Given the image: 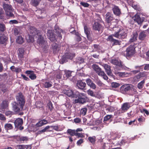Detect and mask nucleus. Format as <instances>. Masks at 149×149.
Listing matches in <instances>:
<instances>
[{"label":"nucleus","mask_w":149,"mask_h":149,"mask_svg":"<svg viewBox=\"0 0 149 149\" xmlns=\"http://www.w3.org/2000/svg\"><path fill=\"white\" fill-rule=\"evenodd\" d=\"M28 36L26 37L27 41L28 42H33L34 41V38L37 36L38 37L37 42L38 45L45 50L46 46V42L45 41L41 35L40 34L39 31H37L34 27L30 26L28 31Z\"/></svg>","instance_id":"nucleus-1"},{"label":"nucleus","mask_w":149,"mask_h":149,"mask_svg":"<svg viewBox=\"0 0 149 149\" xmlns=\"http://www.w3.org/2000/svg\"><path fill=\"white\" fill-rule=\"evenodd\" d=\"M50 128H52L54 130L56 131H59L61 130L59 129V127L57 126H50Z\"/></svg>","instance_id":"nucleus-52"},{"label":"nucleus","mask_w":149,"mask_h":149,"mask_svg":"<svg viewBox=\"0 0 149 149\" xmlns=\"http://www.w3.org/2000/svg\"><path fill=\"white\" fill-rule=\"evenodd\" d=\"M111 139L113 140H116L119 138L121 136L120 134L117 133L111 132Z\"/></svg>","instance_id":"nucleus-22"},{"label":"nucleus","mask_w":149,"mask_h":149,"mask_svg":"<svg viewBox=\"0 0 149 149\" xmlns=\"http://www.w3.org/2000/svg\"><path fill=\"white\" fill-rule=\"evenodd\" d=\"M41 0H34L32 1V3L34 6H36L39 4Z\"/></svg>","instance_id":"nucleus-47"},{"label":"nucleus","mask_w":149,"mask_h":149,"mask_svg":"<svg viewBox=\"0 0 149 149\" xmlns=\"http://www.w3.org/2000/svg\"><path fill=\"white\" fill-rule=\"evenodd\" d=\"M4 12L2 8H0V19H3V18Z\"/></svg>","instance_id":"nucleus-51"},{"label":"nucleus","mask_w":149,"mask_h":149,"mask_svg":"<svg viewBox=\"0 0 149 149\" xmlns=\"http://www.w3.org/2000/svg\"><path fill=\"white\" fill-rule=\"evenodd\" d=\"M144 70H149V64H146L145 65Z\"/></svg>","instance_id":"nucleus-64"},{"label":"nucleus","mask_w":149,"mask_h":149,"mask_svg":"<svg viewBox=\"0 0 149 149\" xmlns=\"http://www.w3.org/2000/svg\"><path fill=\"white\" fill-rule=\"evenodd\" d=\"M23 124V120L20 118H18L16 119L14 122V124L15 127L18 128L19 127L20 130L23 129V127L21 126Z\"/></svg>","instance_id":"nucleus-10"},{"label":"nucleus","mask_w":149,"mask_h":149,"mask_svg":"<svg viewBox=\"0 0 149 149\" xmlns=\"http://www.w3.org/2000/svg\"><path fill=\"white\" fill-rule=\"evenodd\" d=\"M67 133L72 136H75L76 132L74 130L71 129H68L67 130Z\"/></svg>","instance_id":"nucleus-37"},{"label":"nucleus","mask_w":149,"mask_h":149,"mask_svg":"<svg viewBox=\"0 0 149 149\" xmlns=\"http://www.w3.org/2000/svg\"><path fill=\"white\" fill-rule=\"evenodd\" d=\"M87 109L84 108L81 109L80 111V113L83 116H84L86 113Z\"/></svg>","instance_id":"nucleus-43"},{"label":"nucleus","mask_w":149,"mask_h":149,"mask_svg":"<svg viewBox=\"0 0 149 149\" xmlns=\"http://www.w3.org/2000/svg\"><path fill=\"white\" fill-rule=\"evenodd\" d=\"M128 116L130 117H132L134 115V112L133 111H131L127 113Z\"/></svg>","instance_id":"nucleus-60"},{"label":"nucleus","mask_w":149,"mask_h":149,"mask_svg":"<svg viewBox=\"0 0 149 149\" xmlns=\"http://www.w3.org/2000/svg\"><path fill=\"white\" fill-rule=\"evenodd\" d=\"M113 19V17L109 13H107L106 15V20L107 22L108 25L110 24V22Z\"/></svg>","instance_id":"nucleus-21"},{"label":"nucleus","mask_w":149,"mask_h":149,"mask_svg":"<svg viewBox=\"0 0 149 149\" xmlns=\"http://www.w3.org/2000/svg\"><path fill=\"white\" fill-rule=\"evenodd\" d=\"M113 35L109 36L107 38V40L113 42L115 45L120 44V42L118 40L113 39Z\"/></svg>","instance_id":"nucleus-19"},{"label":"nucleus","mask_w":149,"mask_h":149,"mask_svg":"<svg viewBox=\"0 0 149 149\" xmlns=\"http://www.w3.org/2000/svg\"><path fill=\"white\" fill-rule=\"evenodd\" d=\"M135 53V48L134 46L131 45L127 48L126 54L127 56H132Z\"/></svg>","instance_id":"nucleus-8"},{"label":"nucleus","mask_w":149,"mask_h":149,"mask_svg":"<svg viewBox=\"0 0 149 149\" xmlns=\"http://www.w3.org/2000/svg\"><path fill=\"white\" fill-rule=\"evenodd\" d=\"M20 141L22 143L24 141H26L28 140L27 138L26 137L22 136L19 137Z\"/></svg>","instance_id":"nucleus-49"},{"label":"nucleus","mask_w":149,"mask_h":149,"mask_svg":"<svg viewBox=\"0 0 149 149\" xmlns=\"http://www.w3.org/2000/svg\"><path fill=\"white\" fill-rule=\"evenodd\" d=\"M125 143V141L124 139L123 138L121 140V141L120 142H118L117 145H121L124 144Z\"/></svg>","instance_id":"nucleus-54"},{"label":"nucleus","mask_w":149,"mask_h":149,"mask_svg":"<svg viewBox=\"0 0 149 149\" xmlns=\"http://www.w3.org/2000/svg\"><path fill=\"white\" fill-rule=\"evenodd\" d=\"M6 29L5 25L3 23H0V31L3 32Z\"/></svg>","instance_id":"nucleus-41"},{"label":"nucleus","mask_w":149,"mask_h":149,"mask_svg":"<svg viewBox=\"0 0 149 149\" xmlns=\"http://www.w3.org/2000/svg\"><path fill=\"white\" fill-rule=\"evenodd\" d=\"M111 63L115 65H116L117 67L118 66L119 67H121L122 65L121 62L116 59H112L111 60Z\"/></svg>","instance_id":"nucleus-27"},{"label":"nucleus","mask_w":149,"mask_h":149,"mask_svg":"<svg viewBox=\"0 0 149 149\" xmlns=\"http://www.w3.org/2000/svg\"><path fill=\"white\" fill-rule=\"evenodd\" d=\"M55 36L53 34L52 30H49L47 32L48 38L52 41H53L57 39H61L62 38V36L64 33L62 30L57 27L56 26L55 27Z\"/></svg>","instance_id":"nucleus-3"},{"label":"nucleus","mask_w":149,"mask_h":149,"mask_svg":"<svg viewBox=\"0 0 149 149\" xmlns=\"http://www.w3.org/2000/svg\"><path fill=\"white\" fill-rule=\"evenodd\" d=\"M146 36V35L145 31H141L139 34V39L141 40H143L145 39Z\"/></svg>","instance_id":"nucleus-25"},{"label":"nucleus","mask_w":149,"mask_h":149,"mask_svg":"<svg viewBox=\"0 0 149 149\" xmlns=\"http://www.w3.org/2000/svg\"><path fill=\"white\" fill-rule=\"evenodd\" d=\"M101 28V25L98 22H95L93 25V28L95 30L99 31Z\"/></svg>","instance_id":"nucleus-24"},{"label":"nucleus","mask_w":149,"mask_h":149,"mask_svg":"<svg viewBox=\"0 0 149 149\" xmlns=\"http://www.w3.org/2000/svg\"><path fill=\"white\" fill-rule=\"evenodd\" d=\"M131 103L130 102H125L124 103L121 107V109L122 112H124L127 111L131 107Z\"/></svg>","instance_id":"nucleus-12"},{"label":"nucleus","mask_w":149,"mask_h":149,"mask_svg":"<svg viewBox=\"0 0 149 149\" xmlns=\"http://www.w3.org/2000/svg\"><path fill=\"white\" fill-rule=\"evenodd\" d=\"M86 85V83L81 81H78L77 83V86L79 88L84 89Z\"/></svg>","instance_id":"nucleus-20"},{"label":"nucleus","mask_w":149,"mask_h":149,"mask_svg":"<svg viewBox=\"0 0 149 149\" xmlns=\"http://www.w3.org/2000/svg\"><path fill=\"white\" fill-rule=\"evenodd\" d=\"M143 77V74L140 73L135 76L133 78V79L135 81L137 82L140 80L141 78Z\"/></svg>","instance_id":"nucleus-30"},{"label":"nucleus","mask_w":149,"mask_h":149,"mask_svg":"<svg viewBox=\"0 0 149 149\" xmlns=\"http://www.w3.org/2000/svg\"><path fill=\"white\" fill-rule=\"evenodd\" d=\"M112 116V115H108L105 116L104 119V121H107L108 120L110 119Z\"/></svg>","instance_id":"nucleus-45"},{"label":"nucleus","mask_w":149,"mask_h":149,"mask_svg":"<svg viewBox=\"0 0 149 149\" xmlns=\"http://www.w3.org/2000/svg\"><path fill=\"white\" fill-rule=\"evenodd\" d=\"M77 136L78 137H84V136L81 133H77L76 132L75 135Z\"/></svg>","instance_id":"nucleus-57"},{"label":"nucleus","mask_w":149,"mask_h":149,"mask_svg":"<svg viewBox=\"0 0 149 149\" xmlns=\"http://www.w3.org/2000/svg\"><path fill=\"white\" fill-rule=\"evenodd\" d=\"M63 76L64 79H66L71 76V72L69 70L63 71Z\"/></svg>","instance_id":"nucleus-23"},{"label":"nucleus","mask_w":149,"mask_h":149,"mask_svg":"<svg viewBox=\"0 0 149 149\" xmlns=\"http://www.w3.org/2000/svg\"><path fill=\"white\" fill-rule=\"evenodd\" d=\"M75 97H78V99L75 100V103L83 104L86 102L87 97L85 93H79L78 91H75Z\"/></svg>","instance_id":"nucleus-5"},{"label":"nucleus","mask_w":149,"mask_h":149,"mask_svg":"<svg viewBox=\"0 0 149 149\" xmlns=\"http://www.w3.org/2000/svg\"><path fill=\"white\" fill-rule=\"evenodd\" d=\"M0 88L1 90L3 93L6 92L7 90V88L4 86L3 87L2 86H1Z\"/></svg>","instance_id":"nucleus-55"},{"label":"nucleus","mask_w":149,"mask_h":149,"mask_svg":"<svg viewBox=\"0 0 149 149\" xmlns=\"http://www.w3.org/2000/svg\"><path fill=\"white\" fill-rule=\"evenodd\" d=\"M92 67L93 69L99 76L102 77L105 80H107L108 79V77L105 73L104 72L102 71L101 69L98 66L94 64L93 65Z\"/></svg>","instance_id":"nucleus-6"},{"label":"nucleus","mask_w":149,"mask_h":149,"mask_svg":"<svg viewBox=\"0 0 149 149\" xmlns=\"http://www.w3.org/2000/svg\"><path fill=\"white\" fill-rule=\"evenodd\" d=\"M102 66L104 67L107 74L108 75H111V70L110 66L107 64H103Z\"/></svg>","instance_id":"nucleus-18"},{"label":"nucleus","mask_w":149,"mask_h":149,"mask_svg":"<svg viewBox=\"0 0 149 149\" xmlns=\"http://www.w3.org/2000/svg\"><path fill=\"white\" fill-rule=\"evenodd\" d=\"M120 86V84L116 82H113L111 83V86L113 87L117 88Z\"/></svg>","instance_id":"nucleus-50"},{"label":"nucleus","mask_w":149,"mask_h":149,"mask_svg":"<svg viewBox=\"0 0 149 149\" xmlns=\"http://www.w3.org/2000/svg\"><path fill=\"white\" fill-rule=\"evenodd\" d=\"M137 37V33H133L132 35L131 36V38L130 39V42H132L136 41Z\"/></svg>","instance_id":"nucleus-31"},{"label":"nucleus","mask_w":149,"mask_h":149,"mask_svg":"<svg viewBox=\"0 0 149 149\" xmlns=\"http://www.w3.org/2000/svg\"><path fill=\"white\" fill-rule=\"evenodd\" d=\"M127 2L130 5L132 6L134 8L136 9V8L135 5L133 4V0H127Z\"/></svg>","instance_id":"nucleus-42"},{"label":"nucleus","mask_w":149,"mask_h":149,"mask_svg":"<svg viewBox=\"0 0 149 149\" xmlns=\"http://www.w3.org/2000/svg\"><path fill=\"white\" fill-rule=\"evenodd\" d=\"M16 149H31L30 145H17L16 146Z\"/></svg>","instance_id":"nucleus-16"},{"label":"nucleus","mask_w":149,"mask_h":149,"mask_svg":"<svg viewBox=\"0 0 149 149\" xmlns=\"http://www.w3.org/2000/svg\"><path fill=\"white\" fill-rule=\"evenodd\" d=\"M145 83L144 80H143L141 82L138 83V84L137 87L139 89H141L143 86L144 84Z\"/></svg>","instance_id":"nucleus-38"},{"label":"nucleus","mask_w":149,"mask_h":149,"mask_svg":"<svg viewBox=\"0 0 149 149\" xmlns=\"http://www.w3.org/2000/svg\"><path fill=\"white\" fill-rule=\"evenodd\" d=\"M97 84L100 86H102L104 84L100 80H97L96 82Z\"/></svg>","instance_id":"nucleus-53"},{"label":"nucleus","mask_w":149,"mask_h":149,"mask_svg":"<svg viewBox=\"0 0 149 149\" xmlns=\"http://www.w3.org/2000/svg\"><path fill=\"white\" fill-rule=\"evenodd\" d=\"M115 73L117 76L122 77H125L126 74L125 72H118L116 68L115 69Z\"/></svg>","instance_id":"nucleus-28"},{"label":"nucleus","mask_w":149,"mask_h":149,"mask_svg":"<svg viewBox=\"0 0 149 149\" xmlns=\"http://www.w3.org/2000/svg\"><path fill=\"white\" fill-rule=\"evenodd\" d=\"M17 23V21L16 20H11L9 22V23L12 24H16Z\"/></svg>","instance_id":"nucleus-63"},{"label":"nucleus","mask_w":149,"mask_h":149,"mask_svg":"<svg viewBox=\"0 0 149 149\" xmlns=\"http://www.w3.org/2000/svg\"><path fill=\"white\" fill-rule=\"evenodd\" d=\"M16 41L18 43L22 44L24 41V39L22 36H19L16 39Z\"/></svg>","instance_id":"nucleus-34"},{"label":"nucleus","mask_w":149,"mask_h":149,"mask_svg":"<svg viewBox=\"0 0 149 149\" xmlns=\"http://www.w3.org/2000/svg\"><path fill=\"white\" fill-rule=\"evenodd\" d=\"M26 74L29 75V76L31 80H34L36 78V75L32 71L27 70L26 72Z\"/></svg>","instance_id":"nucleus-15"},{"label":"nucleus","mask_w":149,"mask_h":149,"mask_svg":"<svg viewBox=\"0 0 149 149\" xmlns=\"http://www.w3.org/2000/svg\"><path fill=\"white\" fill-rule=\"evenodd\" d=\"M63 93L68 95L69 97H75L76 95H75V92H73L70 89L66 90V89L64 90L63 91Z\"/></svg>","instance_id":"nucleus-11"},{"label":"nucleus","mask_w":149,"mask_h":149,"mask_svg":"<svg viewBox=\"0 0 149 149\" xmlns=\"http://www.w3.org/2000/svg\"><path fill=\"white\" fill-rule=\"evenodd\" d=\"M19 105L15 102L13 103V110L16 113H19L23 109L25 104L24 97L21 93H19L16 97Z\"/></svg>","instance_id":"nucleus-2"},{"label":"nucleus","mask_w":149,"mask_h":149,"mask_svg":"<svg viewBox=\"0 0 149 149\" xmlns=\"http://www.w3.org/2000/svg\"><path fill=\"white\" fill-rule=\"evenodd\" d=\"M66 56L67 58L71 59L74 56V54L71 53H68L66 55Z\"/></svg>","instance_id":"nucleus-44"},{"label":"nucleus","mask_w":149,"mask_h":149,"mask_svg":"<svg viewBox=\"0 0 149 149\" xmlns=\"http://www.w3.org/2000/svg\"><path fill=\"white\" fill-rule=\"evenodd\" d=\"M131 89V86L128 84L122 85L120 88V91L123 93H125Z\"/></svg>","instance_id":"nucleus-13"},{"label":"nucleus","mask_w":149,"mask_h":149,"mask_svg":"<svg viewBox=\"0 0 149 149\" xmlns=\"http://www.w3.org/2000/svg\"><path fill=\"white\" fill-rule=\"evenodd\" d=\"M132 19L138 24H141L144 20V18H141L138 14H135L134 16L132 17Z\"/></svg>","instance_id":"nucleus-9"},{"label":"nucleus","mask_w":149,"mask_h":149,"mask_svg":"<svg viewBox=\"0 0 149 149\" xmlns=\"http://www.w3.org/2000/svg\"><path fill=\"white\" fill-rule=\"evenodd\" d=\"M50 128V126H48L44 128L42 130L39 131V132L40 133H43L49 129Z\"/></svg>","instance_id":"nucleus-46"},{"label":"nucleus","mask_w":149,"mask_h":149,"mask_svg":"<svg viewBox=\"0 0 149 149\" xmlns=\"http://www.w3.org/2000/svg\"><path fill=\"white\" fill-rule=\"evenodd\" d=\"M83 139H81L77 141V145L80 146L81 143H83Z\"/></svg>","instance_id":"nucleus-61"},{"label":"nucleus","mask_w":149,"mask_h":149,"mask_svg":"<svg viewBox=\"0 0 149 149\" xmlns=\"http://www.w3.org/2000/svg\"><path fill=\"white\" fill-rule=\"evenodd\" d=\"M88 139L90 142L92 144H94L96 141V137L94 136L92 137L90 136L88 137Z\"/></svg>","instance_id":"nucleus-36"},{"label":"nucleus","mask_w":149,"mask_h":149,"mask_svg":"<svg viewBox=\"0 0 149 149\" xmlns=\"http://www.w3.org/2000/svg\"><path fill=\"white\" fill-rule=\"evenodd\" d=\"M86 81L88 85L92 89H95L96 88V85L90 79H86Z\"/></svg>","instance_id":"nucleus-14"},{"label":"nucleus","mask_w":149,"mask_h":149,"mask_svg":"<svg viewBox=\"0 0 149 149\" xmlns=\"http://www.w3.org/2000/svg\"><path fill=\"white\" fill-rule=\"evenodd\" d=\"M114 14L116 15L119 16L120 13V10L118 7L117 6L114 5L112 8Z\"/></svg>","instance_id":"nucleus-17"},{"label":"nucleus","mask_w":149,"mask_h":149,"mask_svg":"<svg viewBox=\"0 0 149 149\" xmlns=\"http://www.w3.org/2000/svg\"><path fill=\"white\" fill-rule=\"evenodd\" d=\"M84 29L85 33L87 37L88 38V40L91 41H92V40L91 38L90 37V33L89 29L87 28L86 26L84 27Z\"/></svg>","instance_id":"nucleus-26"},{"label":"nucleus","mask_w":149,"mask_h":149,"mask_svg":"<svg viewBox=\"0 0 149 149\" xmlns=\"http://www.w3.org/2000/svg\"><path fill=\"white\" fill-rule=\"evenodd\" d=\"M42 123H43L41 121H39L36 124V126L37 127H40L42 126V125H43Z\"/></svg>","instance_id":"nucleus-62"},{"label":"nucleus","mask_w":149,"mask_h":149,"mask_svg":"<svg viewBox=\"0 0 149 149\" xmlns=\"http://www.w3.org/2000/svg\"><path fill=\"white\" fill-rule=\"evenodd\" d=\"M137 120L139 123H142L145 122V118L142 116H141L138 118Z\"/></svg>","instance_id":"nucleus-48"},{"label":"nucleus","mask_w":149,"mask_h":149,"mask_svg":"<svg viewBox=\"0 0 149 149\" xmlns=\"http://www.w3.org/2000/svg\"><path fill=\"white\" fill-rule=\"evenodd\" d=\"M18 55L19 56L20 58H22L24 55V50L23 48H19L18 49Z\"/></svg>","instance_id":"nucleus-32"},{"label":"nucleus","mask_w":149,"mask_h":149,"mask_svg":"<svg viewBox=\"0 0 149 149\" xmlns=\"http://www.w3.org/2000/svg\"><path fill=\"white\" fill-rule=\"evenodd\" d=\"M10 69L13 72H15L18 73L21 71V69L20 68L15 67L14 66H12L10 68Z\"/></svg>","instance_id":"nucleus-29"},{"label":"nucleus","mask_w":149,"mask_h":149,"mask_svg":"<svg viewBox=\"0 0 149 149\" xmlns=\"http://www.w3.org/2000/svg\"><path fill=\"white\" fill-rule=\"evenodd\" d=\"M5 128L6 130H11L13 128L12 125L10 123H7L5 125Z\"/></svg>","instance_id":"nucleus-39"},{"label":"nucleus","mask_w":149,"mask_h":149,"mask_svg":"<svg viewBox=\"0 0 149 149\" xmlns=\"http://www.w3.org/2000/svg\"><path fill=\"white\" fill-rule=\"evenodd\" d=\"M8 105V102L6 101H3L1 104V107L2 109H4L7 107Z\"/></svg>","instance_id":"nucleus-33"},{"label":"nucleus","mask_w":149,"mask_h":149,"mask_svg":"<svg viewBox=\"0 0 149 149\" xmlns=\"http://www.w3.org/2000/svg\"><path fill=\"white\" fill-rule=\"evenodd\" d=\"M45 87L48 88L51 87L52 86V83L51 82H46L44 84Z\"/></svg>","instance_id":"nucleus-40"},{"label":"nucleus","mask_w":149,"mask_h":149,"mask_svg":"<svg viewBox=\"0 0 149 149\" xmlns=\"http://www.w3.org/2000/svg\"><path fill=\"white\" fill-rule=\"evenodd\" d=\"M109 29L110 30H113V31L117 30V32L113 34V36L114 37L120 39H124L126 38L127 36V32L126 29H118V28L115 27L111 26H111H109Z\"/></svg>","instance_id":"nucleus-4"},{"label":"nucleus","mask_w":149,"mask_h":149,"mask_svg":"<svg viewBox=\"0 0 149 149\" xmlns=\"http://www.w3.org/2000/svg\"><path fill=\"white\" fill-rule=\"evenodd\" d=\"M80 4L85 7H88L89 6V5L88 3L84 2H81Z\"/></svg>","instance_id":"nucleus-58"},{"label":"nucleus","mask_w":149,"mask_h":149,"mask_svg":"<svg viewBox=\"0 0 149 149\" xmlns=\"http://www.w3.org/2000/svg\"><path fill=\"white\" fill-rule=\"evenodd\" d=\"M87 93L88 95L93 96H94V93L93 91L91 90H89L87 91Z\"/></svg>","instance_id":"nucleus-59"},{"label":"nucleus","mask_w":149,"mask_h":149,"mask_svg":"<svg viewBox=\"0 0 149 149\" xmlns=\"http://www.w3.org/2000/svg\"><path fill=\"white\" fill-rule=\"evenodd\" d=\"M3 7L7 16L9 17H14V15L13 13V10L11 6L7 4L4 3L3 5Z\"/></svg>","instance_id":"nucleus-7"},{"label":"nucleus","mask_w":149,"mask_h":149,"mask_svg":"<svg viewBox=\"0 0 149 149\" xmlns=\"http://www.w3.org/2000/svg\"><path fill=\"white\" fill-rule=\"evenodd\" d=\"M7 40V37L6 36H2L0 38V43L3 44Z\"/></svg>","instance_id":"nucleus-35"},{"label":"nucleus","mask_w":149,"mask_h":149,"mask_svg":"<svg viewBox=\"0 0 149 149\" xmlns=\"http://www.w3.org/2000/svg\"><path fill=\"white\" fill-rule=\"evenodd\" d=\"M62 74H63V71L60 72H58L57 75V78L58 79H60L61 77Z\"/></svg>","instance_id":"nucleus-56"}]
</instances>
